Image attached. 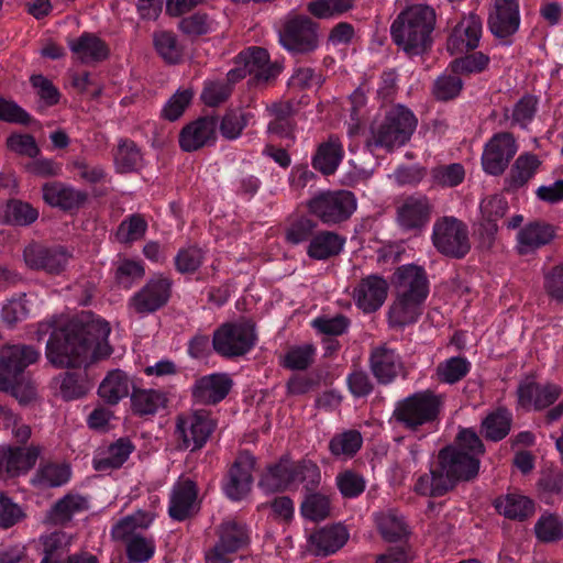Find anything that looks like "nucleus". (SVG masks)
<instances>
[{
  "label": "nucleus",
  "instance_id": "nucleus-1",
  "mask_svg": "<svg viewBox=\"0 0 563 563\" xmlns=\"http://www.w3.org/2000/svg\"><path fill=\"white\" fill-rule=\"evenodd\" d=\"M109 323L91 313H82L66 324L55 327L46 344V357L55 367H76L107 357L112 349L108 343Z\"/></svg>",
  "mask_w": 563,
  "mask_h": 563
},
{
  "label": "nucleus",
  "instance_id": "nucleus-2",
  "mask_svg": "<svg viewBox=\"0 0 563 563\" xmlns=\"http://www.w3.org/2000/svg\"><path fill=\"white\" fill-rule=\"evenodd\" d=\"M40 358V352L30 345H9L0 353V390L26 405L36 398V388L23 373Z\"/></svg>",
  "mask_w": 563,
  "mask_h": 563
},
{
  "label": "nucleus",
  "instance_id": "nucleus-3",
  "mask_svg": "<svg viewBox=\"0 0 563 563\" xmlns=\"http://www.w3.org/2000/svg\"><path fill=\"white\" fill-rule=\"evenodd\" d=\"M435 11L427 4H413L401 11L390 26L393 41L408 55L422 54L431 45Z\"/></svg>",
  "mask_w": 563,
  "mask_h": 563
},
{
  "label": "nucleus",
  "instance_id": "nucleus-4",
  "mask_svg": "<svg viewBox=\"0 0 563 563\" xmlns=\"http://www.w3.org/2000/svg\"><path fill=\"white\" fill-rule=\"evenodd\" d=\"M439 463L429 474L420 476L415 485L418 494L441 496L453 488L460 479H470L477 475V464L470 457L459 460L451 449H442L438 455Z\"/></svg>",
  "mask_w": 563,
  "mask_h": 563
},
{
  "label": "nucleus",
  "instance_id": "nucleus-5",
  "mask_svg": "<svg viewBox=\"0 0 563 563\" xmlns=\"http://www.w3.org/2000/svg\"><path fill=\"white\" fill-rule=\"evenodd\" d=\"M443 407V397L430 390L415 393L399 400L394 409L393 419L409 431L432 426Z\"/></svg>",
  "mask_w": 563,
  "mask_h": 563
},
{
  "label": "nucleus",
  "instance_id": "nucleus-6",
  "mask_svg": "<svg viewBox=\"0 0 563 563\" xmlns=\"http://www.w3.org/2000/svg\"><path fill=\"white\" fill-rule=\"evenodd\" d=\"M416 125L413 113L402 106H396L372 125V143L389 151L402 146L409 141Z\"/></svg>",
  "mask_w": 563,
  "mask_h": 563
},
{
  "label": "nucleus",
  "instance_id": "nucleus-7",
  "mask_svg": "<svg viewBox=\"0 0 563 563\" xmlns=\"http://www.w3.org/2000/svg\"><path fill=\"white\" fill-rule=\"evenodd\" d=\"M255 325L250 320L222 324L213 334L214 351L225 357L241 356L256 343Z\"/></svg>",
  "mask_w": 563,
  "mask_h": 563
},
{
  "label": "nucleus",
  "instance_id": "nucleus-8",
  "mask_svg": "<svg viewBox=\"0 0 563 563\" xmlns=\"http://www.w3.org/2000/svg\"><path fill=\"white\" fill-rule=\"evenodd\" d=\"M431 239L434 247L445 256L461 258L471 249L466 225L454 217L435 220Z\"/></svg>",
  "mask_w": 563,
  "mask_h": 563
},
{
  "label": "nucleus",
  "instance_id": "nucleus-9",
  "mask_svg": "<svg viewBox=\"0 0 563 563\" xmlns=\"http://www.w3.org/2000/svg\"><path fill=\"white\" fill-rule=\"evenodd\" d=\"M356 207L355 196L347 190L324 191L308 202L310 213L325 224L345 221L354 213Z\"/></svg>",
  "mask_w": 563,
  "mask_h": 563
},
{
  "label": "nucleus",
  "instance_id": "nucleus-10",
  "mask_svg": "<svg viewBox=\"0 0 563 563\" xmlns=\"http://www.w3.org/2000/svg\"><path fill=\"white\" fill-rule=\"evenodd\" d=\"M279 43L294 54H305L318 47L317 25L306 15L290 14L279 32Z\"/></svg>",
  "mask_w": 563,
  "mask_h": 563
},
{
  "label": "nucleus",
  "instance_id": "nucleus-11",
  "mask_svg": "<svg viewBox=\"0 0 563 563\" xmlns=\"http://www.w3.org/2000/svg\"><path fill=\"white\" fill-rule=\"evenodd\" d=\"M213 429L209 412L197 410L177 417L175 434L181 449L194 451L206 444Z\"/></svg>",
  "mask_w": 563,
  "mask_h": 563
},
{
  "label": "nucleus",
  "instance_id": "nucleus-12",
  "mask_svg": "<svg viewBox=\"0 0 563 563\" xmlns=\"http://www.w3.org/2000/svg\"><path fill=\"white\" fill-rule=\"evenodd\" d=\"M236 64L239 66L228 73L229 80H239L250 75L255 81H267L280 70L278 66L269 63L267 51L261 47H252L242 52Z\"/></svg>",
  "mask_w": 563,
  "mask_h": 563
},
{
  "label": "nucleus",
  "instance_id": "nucleus-13",
  "mask_svg": "<svg viewBox=\"0 0 563 563\" xmlns=\"http://www.w3.org/2000/svg\"><path fill=\"white\" fill-rule=\"evenodd\" d=\"M219 540L207 553L210 563H227L228 555L236 552L249 542V530L245 525L234 519L224 520L218 529Z\"/></svg>",
  "mask_w": 563,
  "mask_h": 563
},
{
  "label": "nucleus",
  "instance_id": "nucleus-14",
  "mask_svg": "<svg viewBox=\"0 0 563 563\" xmlns=\"http://www.w3.org/2000/svg\"><path fill=\"white\" fill-rule=\"evenodd\" d=\"M170 291V279L163 275H156L131 297L129 307L137 314L152 313L168 301Z\"/></svg>",
  "mask_w": 563,
  "mask_h": 563
},
{
  "label": "nucleus",
  "instance_id": "nucleus-15",
  "mask_svg": "<svg viewBox=\"0 0 563 563\" xmlns=\"http://www.w3.org/2000/svg\"><path fill=\"white\" fill-rule=\"evenodd\" d=\"M518 151L512 134L501 132L495 134L485 145L482 155L483 169L490 175H500Z\"/></svg>",
  "mask_w": 563,
  "mask_h": 563
},
{
  "label": "nucleus",
  "instance_id": "nucleus-16",
  "mask_svg": "<svg viewBox=\"0 0 563 563\" xmlns=\"http://www.w3.org/2000/svg\"><path fill=\"white\" fill-rule=\"evenodd\" d=\"M254 467L255 457L253 455L247 452L238 455L223 484L224 494L231 500H242L250 494L253 485Z\"/></svg>",
  "mask_w": 563,
  "mask_h": 563
},
{
  "label": "nucleus",
  "instance_id": "nucleus-17",
  "mask_svg": "<svg viewBox=\"0 0 563 563\" xmlns=\"http://www.w3.org/2000/svg\"><path fill=\"white\" fill-rule=\"evenodd\" d=\"M432 205L426 196H410L396 207V221L404 231H420L430 221Z\"/></svg>",
  "mask_w": 563,
  "mask_h": 563
},
{
  "label": "nucleus",
  "instance_id": "nucleus-18",
  "mask_svg": "<svg viewBox=\"0 0 563 563\" xmlns=\"http://www.w3.org/2000/svg\"><path fill=\"white\" fill-rule=\"evenodd\" d=\"M487 25L497 37L514 35L520 26L519 0H494L488 11Z\"/></svg>",
  "mask_w": 563,
  "mask_h": 563
},
{
  "label": "nucleus",
  "instance_id": "nucleus-19",
  "mask_svg": "<svg viewBox=\"0 0 563 563\" xmlns=\"http://www.w3.org/2000/svg\"><path fill=\"white\" fill-rule=\"evenodd\" d=\"M561 393L562 389L558 385H541L531 378H527L518 387V404L527 410H541L552 405Z\"/></svg>",
  "mask_w": 563,
  "mask_h": 563
},
{
  "label": "nucleus",
  "instance_id": "nucleus-20",
  "mask_svg": "<svg viewBox=\"0 0 563 563\" xmlns=\"http://www.w3.org/2000/svg\"><path fill=\"white\" fill-rule=\"evenodd\" d=\"M555 228L544 221H531L521 227L516 234V251L520 255L533 254L555 238Z\"/></svg>",
  "mask_w": 563,
  "mask_h": 563
},
{
  "label": "nucleus",
  "instance_id": "nucleus-21",
  "mask_svg": "<svg viewBox=\"0 0 563 563\" xmlns=\"http://www.w3.org/2000/svg\"><path fill=\"white\" fill-rule=\"evenodd\" d=\"M232 379L228 374L214 373L198 378L191 387V396L195 402L214 405L220 402L229 394Z\"/></svg>",
  "mask_w": 563,
  "mask_h": 563
},
{
  "label": "nucleus",
  "instance_id": "nucleus-22",
  "mask_svg": "<svg viewBox=\"0 0 563 563\" xmlns=\"http://www.w3.org/2000/svg\"><path fill=\"white\" fill-rule=\"evenodd\" d=\"M218 122L214 118H200L183 128L179 145L186 152H194L211 145L217 140Z\"/></svg>",
  "mask_w": 563,
  "mask_h": 563
},
{
  "label": "nucleus",
  "instance_id": "nucleus-23",
  "mask_svg": "<svg viewBox=\"0 0 563 563\" xmlns=\"http://www.w3.org/2000/svg\"><path fill=\"white\" fill-rule=\"evenodd\" d=\"M70 254L64 247L29 246L24 251L27 266L43 269L48 274H59L67 266Z\"/></svg>",
  "mask_w": 563,
  "mask_h": 563
},
{
  "label": "nucleus",
  "instance_id": "nucleus-24",
  "mask_svg": "<svg viewBox=\"0 0 563 563\" xmlns=\"http://www.w3.org/2000/svg\"><path fill=\"white\" fill-rule=\"evenodd\" d=\"M396 294L426 300L429 282L424 269L417 265H404L395 273Z\"/></svg>",
  "mask_w": 563,
  "mask_h": 563
},
{
  "label": "nucleus",
  "instance_id": "nucleus-25",
  "mask_svg": "<svg viewBox=\"0 0 563 563\" xmlns=\"http://www.w3.org/2000/svg\"><path fill=\"white\" fill-rule=\"evenodd\" d=\"M483 33L482 19L471 13L464 16L453 29L448 41V48L452 52L474 49L478 46Z\"/></svg>",
  "mask_w": 563,
  "mask_h": 563
},
{
  "label": "nucleus",
  "instance_id": "nucleus-26",
  "mask_svg": "<svg viewBox=\"0 0 563 563\" xmlns=\"http://www.w3.org/2000/svg\"><path fill=\"white\" fill-rule=\"evenodd\" d=\"M43 200L51 207L62 210L80 208L87 200V194L60 181L45 183L42 187Z\"/></svg>",
  "mask_w": 563,
  "mask_h": 563
},
{
  "label": "nucleus",
  "instance_id": "nucleus-27",
  "mask_svg": "<svg viewBox=\"0 0 563 563\" xmlns=\"http://www.w3.org/2000/svg\"><path fill=\"white\" fill-rule=\"evenodd\" d=\"M388 292L387 282L379 276L364 278L354 289L356 306L364 312H373L385 302Z\"/></svg>",
  "mask_w": 563,
  "mask_h": 563
},
{
  "label": "nucleus",
  "instance_id": "nucleus-28",
  "mask_svg": "<svg viewBox=\"0 0 563 563\" xmlns=\"http://www.w3.org/2000/svg\"><path fill=\"white\" fill-rule=\"evenodd\" d=\"M349 539V532L341 525L319 529L309 537V551L319 556H327L341 549Z\"/></svg>",
  "mask_w": 563,
  "mask_h": 563
},
{
  "label": "nucleus",
  "instance_id": "nucleus-29",
  "mask_svg": "<svg viewBox=\"0 0 563 563\" xmlns=\"http://www.w3.org/2000/svg\"><path fill=\"white\" fill-rule=\"evenodd\" d=\"M369 363L373 375L382 384L391 383L404 368L400 356L386 345L373 349Z\"/></svg>",
  "mask_w": 563,
  "mask_h": 563
},
{
  "label": "nucleus",
  "instance_id": "nucleus-30",
  "mask_svg": "<svg viewBox=\"0 0 563 563\" xmlns=\"http://www.w3.org/2000/svg\"><path fill=\"white\" fill-rule=\"evenodd\" d=\"M197 509V488L192 481L177 482L172 489L168 511L172 518L184 520Z\"/></svg>",
  "mask_w": 563,
  "mask_h": 563
},
{
  "label": "nucleus",
  "instance_id": "nucleus-31",
  "mask_svg": "<svg viewBox=\"0 0 563 563\" xmlns=\"http://www.w3.org/2000/svg\"><path fill=\"white\" fill-rule=\"evenodd\" d=\"M344 157V147L341 140L330 135L321 142L312 157V166L323 175L333 174Z\"/></svg>",
  "mask_w": 563,
  "mask_h": 563
},
{
  "label": "nucleus",
  "instance_id": "nucleus-32",
  "mask_svg": "<svg viewBox=\"0 0 563 563\" xmlns=\"http://www.w3.org/2000/svg\"><path fill=\"white\" fill-rule=\"evenodd\" d=\"M345 238L333 231L313 234L307 245V255L316 261H325L339 255L345 245Z\"/></svg>",
  "mask_w": 563,
  "mask_h": 563
},
{
  "label": "nucleus",
  "instance_id": "nucleus-33",
  "mask_svg": "<svg viewBox=\"0 0 563 563\" xmlns=\"http://www.w3.org/2000/svg\"><path fill=\"white\" fill-rule=\"evenodd\" d=\"M297 479L296 463L288 457H283L276 465L267 468L260 481V486L264 490L273 493L296 486Z\"/></svg>",
  "mask_w": 563,
  "mask_h": 563
},
{
  "label": "nucleus",
  "instance_id": "nucleus-34",
  "mask_svg": "<svg viewBox=\"0 0 563 563\" xmlns=\"http://www.w3.org/2000/svg\"><path fill=\"white\" fill-rule=\"evenodd\" d=\"M424 300L396 294L388 312L389 324L394 328H404L417 322Z\"/></svg>",
  "mask_w": 563,
  "mask_h": 563
},
{
  "label": "nucleus",
  "instance_id": "nucleus-35",
  "mask_svg": "<svg viewBox=\"0 0 563 563\" xmlns=\"http://www.w3.org/2000/svg\"><path fill=\"white\" fill-rule=\"evenodd\" d=\"M156 512L154 510H136L120 519L111 529V536L119 541H128L133 537L142 536L140 531L146 530L154 521Z\"/></svg>",
  "mask_w": 563,
  "mask_h": 563
},
{
  "label": "nucleus",
  "instance_id": "nucleus-36",
  "mask_svg": "<svg viewBox=\"0 0 563 563\" xmlns=\"http://www.w3.org/2000/svg\"><path fill=\"white\" fill-rule=\"evenodd\" d=\"M69 48L82 63L99 62L108 57L109 48L98 36L84 33L69 42Z\"/></svg>",
  "mask_w": 563,
  "mask_h": 563
},
{
  "label": "nucleus",
  "instance_id": "nucleus-37",
  "mask_svg": "<svg viewBox=\"0 0 563 563\" xmlns=\"http://www.w3.org/2000/svg\"><path fill=\"white\" fill-rule=\"evenodd\" d=\"M131 382L121 369H113L101 382L98 394L108 404L115 405L130 393Z\"/></svg>",
  "mask_w": 563,
  "mask_h": 563
},
{
  "label": "nucleus",
  "instance_id": "nucleus-38",
  "mask_svg": "<svg viewBox=\"0 0 563 563\" xmlns=\"http://www.w3.org/2000/svg\"><path fill=\"white\" fill-rule=\"evenodd\" d=\"M5 454L3 465L7 472L16 474L30 470L37 461L41 449L38 446L11 448L1 445Z\"/></svg>",
  "mask_w": 563,
  "mask_h": 563
},
{
  "label": "nucleus",
  "instance_id": "nucleus-39",
  "mask_svg": "<svg viewBox=\"0 0 563 563\" xmlns=\"http://www.w3.org/2000/svg\"><path fill=\"white\" fill-rule=\"evenodd\" d=\"M541 165L537 155L531 153H522L515 161L510 173L506 179L510 189L525 186L537 173Z\"/></svg>",
  "mask_w": 563,
  "mask_h": 563
},
{
  "label": "nucleus",
  "instance_id": "nucleus-40",
  "mask_svg": "<svg viewBox=\"0 0 563 563\" xmlns=\"http://www.w3.org/2000/svg\"><path fill=\"white\" fill-rule=\"evenodd\" d=\"M495 507L500 515L517 520H523L534 512L532 500L518 494H508L497 498Z\"/></svg>",
  "mask_w": 563,
  "mask_h": 563
},
{
  "label": "nucleus",
  "instance_id": "nucleus-41",
  "mask_svg": "<svg viewBox=\"0 0 563 563\" xmlns=\"http://www.w3.org/2000/svg\"><path fill=\"white\" fill-rule=\"evenodd\" d=\"M70 467L65 463H46L35 473L32 483L38 488L65 485L70 478Z\"/></svg>",
  "mask_w": 563,
  "mask_h": 563
},
{
  "label": "nucleus",
  "instance_id": "nucleus-42",
  "mask_svg": "<svg viewBox=\"0 0 563 563\" xmlns=\"http://www.w3.org/2000/svg\"><path fill=\"white\" fill-rule=\"evenodd\" d=\"M511 413L503 408L490 411L482 420L481 432L490 441L504 439L510 431Z\"/></svg>",
  "mask_w": 563,
  "mask_h": 563
},
{
  "label": "nucleus",
  "instance_id": "nucleus-43",
  "mask_svg": "<svg viewBox=\"0 0 563 563\" xmlns=\"http://www.w3.org/2000/svg\"><path fill=\"white\" fill-rule=\"evenodd\" d=\"M133 410L141 415H154L166 407V395L156 389H139L131 397Z\"/></svg>",
  "mask_w": 563,
  "mask_h": 563
},
{
  "label": "nucleus",
  "instance_id": "nucleus-44",
  "mask_svg": "<svg viewBox=\"0 0 563 563\" xmlns=\"http://www.w3.org/2000/svg\"><path fill=\"white\" fill-rule=\"evenodd\" d=\"M89 501L78 494H68L59 499L51 511V518L56 523H65L75 515L86 511Z\"/></svg>",
  "mask_w": 563,
  "mask_h": 563
},
{
  "label": "nucleus",
  "instance_id": "nucleus-45",
  "mask_svg": "<svg viewBox=\"0 0 563 563\" xmlns=\"http://www.w3.org/2000/svg\"><path fill=\"white\" fill-rule=\"evenodd\" d=\"M377 528L387 541L399 540L407 534V525L402 517L394 509L375 514Z\"/></svg>",
  "mask_w": 563,
  "mask_h": 563
},
{
  "label": "nucleus",
  "instance_id": "nucleus-46",
  "mask_svg": "<svg viewBox=\"0 0 563 563\" xmlns=\"http://www.w3.org/2000/svg\"><path fill=\"white\" fill-rule=\"evenodd\" d=\"M362 443L361 433L349 430L334 435L329 442V450L336 459L347 460L361 449Z\"/></svg>",
  "mask_w": 563,
  "mask_h": 563
},
{
  "label": "nucleus",
  "instance_id": "nucleus-47",
  "mask_svg": "<svg viewBox=\"0 0 563 563\" xmlns=\"http://www.w3.org/2000/svg\"><path fill=\"white\" fill-rule=\"evenodd\" d=\"M446 449L453 450L460 459L470 457L474 460L477 464V470L479 468V460L478 456L484 453V445L472 429H463L460 431L456 438V445L448 446Z\"/></svg>",
  "mask_w": 563,
  "mask_h": 563
},
{
  "label": "nucleus",
  "instance_id": "nucleus-48",
  "mask_svg": "<svg viewBox=\"0 0 563 563\" xmlns=\"http://www.w3.org/2000/svg\"><path fill=\"white\" fill-rule=\"evenodd\" d=\"M433 186L452 188L461 185L465 179V168L460 163L438 165L430 172Z\"/></svg>",
  "mask_w": 563,
  "mask_h": 563
},
{
  "label": "nucleus",
  "instance_id": "nucleus-49",
  "mask_svg": "<svg viewBox=\"0 0 563 563\" xmlns=\"http://www.w3.org/2000/svg\"><path fill=\"white\" fill-rule=\"evenodd\" d=\"M133 445L129 440L120 439L111 444L102 456L95 460L97 470L120 467L130 456Z\"/></svg>",
  "mask_w": 563,
  "mask_h": 563
},
{
  "label": "nucleus",
  "instance_id": "nucleus-50",
  "mask_svg": "<svg viewBox=\"0 0 563 563\" xmlns=\"http://www.w3.org/2000/svg\"><path fill=\"white\" fill-rule=\"evenodd\" d=\"M155 540L153 537L139 536L125 541L126 556L133 563H146L155 553Z\"/></svg>",
  "mask_w": 563,
  "mask_h": 563
},
{
  "label": "nucleus",
  "instance_id": "nucleus-51",
  "mask_svg": "<svg viewBox=\"0 0 563 563\" xmlns=\"http://www.w3.org/2000/svg\"><path fill=\"white\" fill-rule=\"evenodd\" d=\"M142 162V155L132 141H121L114 155L115 167L120 173L135 170Z\"/></svg>",
  "mask_w": 563,
  "mask_h": 563
},
{
  "label": "nucleus",
  "instance_id": "nucleus-52",
  "mask_svg": "<svg viewBox=\"0 0 563 563\" xmlns=\"http://www.w3.org/2000/svg\"><path fill=\"white\" fill-rule=\"evenodd\" d=\"M470 362L460 356L451 357L437 367L438 379L442 383L454 384L462 379L470 371Z\"/></svg>",
  "mask_w": 563,
  "mask_h": 563
},
{
  "label": "nucleus",
  "instance_id": "nucleus-53",
  "mask_svg": "<svg viewBox=\"0 0 563 563\" xmlns=\"http://www.w3.org/2000/svg\"><path fill=\"white\" fill-rule=\"evenodd\" d=\"M153 43L158 55L167 63L176 64L180 60L181 48L173 33L166 31L155 32Z\"/></svg>",
  "mask_w": 563,
  "mask_h": 563
},
{
  "label": "nucleus",
  "instance_id": "nucleus-54",
  "mask_svg": "<svg viewBox=\"0 0 563 563\" xmlns=\"http://www.w3.org/2000/svg\"><path fill=\"white\" fill-rule=\"evenodd\" d=\"M252 118L250 112L241 109L228 111L219 125L223 137L228 140L238 139Z\"/></svg>",
  "mask_w": 563,
  "mask_h": 563
},
{
  "label": "nucleus",
  "instance_id": "nucleus-55",
  "mask_svg": "<svg viewBox=\"0 0 563 563\" xmlns=\"http://www.w3.org/2000/svg\"><path fill=\"white\" fill-rule=\"evenodd\" d=\"M353 7L352 0H313L307 5V10L318 19L335 18Z\"/></svg>",
  "mask_w": 563,
  "mask_h": 563
},
{
  "label": "nucleus",
  "instance_id": "nucleus-56",
  "mask_svg": "<svg viewBox=\"0 0 563 563\" xmlns=\"http://www.w3.org/2000/svg\"><path fill=\"white\" fill-rule=\"evenodd\" d=\"M55 382L59 385L63 398L67 400L78 399L85 396L90 389V385L84 377L71 373L60 375L55 378Z\"/></svg>",
  "mask_w": 563,
  "mask_h": 563
},
{
  "label": "nucleus",
  "instance_id": "nucleus-57",
  "mask_svg": "<svg viewBox=\"0 0 563 563\" xmlns=\"http://www.w3.org/2000/svg\"><path fill=\"white\" fill-rule=\"evenodd\" d=\"M30 301L26 295L9 299L2 307L1 317L4 323L12 327L30 316Z\"/></svg>",
  "mask_w": 563,
  "mask_h": 563
},
{
  "label": "nucleus",
  "instance_id": "nucleus-58",
  "mask_svg": "<svg viewBox=\"0 0 563 563\" xmlns=\"http://www.w3.org/2000/svg\"><path fill=\"white\" fill-rule=\"evenodd\" d=\"M147 229L145 219L140 214L126 218L118 228L117 236L123 243H130L143 238Z\"/></svg>",
  "mask_w": 563,
  "mask_h": 563
},
{
  "label": "nucleus",
  "instance_id": "nucleus-59",
  "mask_svg": "<svg viewBox=\"0 0 563 563\" xmlns=\"http://www.w3.org/2000/svg\"><path fill=\"white\" fill-rule=\"evenodd\" d=\"M5 216L10 223L27 225L38 218V211L27 202L12 200L7 205Z\"/></svg>",
  "mask_w": 563,
  "mask_h": 563
},
{
  "label": "nucleus",
  "instance_id": "nucleus-60",
  "mask_svg": "<svg viewBox=\"0 0 563 563\" xmlns=\"http://www.w3.org/2000/svg\"><path fill=\"white\" fill-rule=\"evenodd\" d=\"M301 515L312 521L323 520L330 510V501L327 496L311 494L301 504Z\"/></svg>",
  "mask_w": 563,
  "mask_h": 563
},
{
  "label": "nucleus",
  "instance_id": "nucleus-61",
  "mask_svg": "<svg viewBox=\"0 0 563 563\" xmlns=\"http://www.w3.org/2000/svg\"><path fill=\"white\" fill-rule=\"evenodd\" d=\"M179 29L187 35L199 36L212 32L216 23L206 13H195L180 20Z\"/></svg>",
  "mask_w": 563,
  "mask_h": 563
},
{
  "label": "nucleus",
  "instance_id": "nucleus-62",
  "mask_svg": "<svg viewBox=\"0 0 563 563\" xmlns=\"http://www.w3.org/2000/svg\"><path fill=\"white\" fill-rule=\"evenodd\" d=\"M234 81L235 80H229L228 77L225 80L207 82L201 93V99L207 106L210 107H216L220 104L221 102L225 101L231 95V82Z\"/></svg>",
  "mask_w": 563,
  "mask_h": 563
},
{
  "label": "nucleus",
  "instance_id": "nucleus-63",
  "mask_svg": "<svg viewBox=\"0 0 563 563\" xmlns=\"http://www.w3.org/2000/svg\"><path fill=\"white\" fill-rule=\"evenodd\" d=\"M205 254L203 251L197 246H188L181 249L176 257L175 265L178 272L194 273L196 272L201 264L203 263Z\"/></svg>",
  "mask_w": 563,
  "mask_h": 563
},
{
  "label": "nucleus",
  "instance_id": "nucleus-64",
  "mask_svg": "<svg viewBox=\"0 0 563 563\" xmlns=\"http://www.w3.org/2000/svg\"><path fill=\"white\" fill-rule=\"evenodd\" d=\"M543 289L555 301L563 302V265H555L543 274Z\"/></svg>",
  "mask_w": 563,
  "mask_h": 563
}]
</instances>
